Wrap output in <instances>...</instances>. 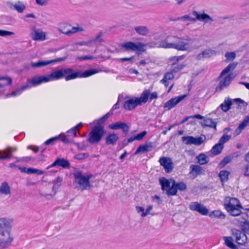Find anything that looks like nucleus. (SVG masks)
Segmentation results:
<instances>
[{"label":"nucleus","instance_id":"obj_1","mask_svg":"<svg viewBox=\"0 0 249 249\" xmlns=\"http://www.w3.org/2000/svg\"><path fill=\"white\" fill-rule=\"evenodd\" d=\"M73 71V70L71 68L62 69L55 71L50 75H48V81L61 79L66 74H68L65 77V79L66 81L74 79L78 77H88L98 73L99 71L96 69H89L84 72L78 71L75 72H72Z\"/></svg>","mask_w":249,"mask_h":249},{"label":"nucleus","instance_id":"obj_2","mask_svg":"<svg viewBox=\"0 0 249 249\" xmlns=\"http://www.w3.org/2000/svg\"><path fill=\"white\" fill-rule=\"evenodd\" d=\"M13 219L0 217V249H6L13 242Z\"/></svg>","mask_w":249,"mask_h":249},{"label":"nucleus","instance_id":"obj_3","mask_svg":"<svg viewBox=\"0 0 249 249\" xmlns=\"http://www.w3.org/2000/svg\"><path fill=\"white\" fill-rule=\"evenodd\" d=\"M180 38L175 36H168L159 44V47L165 49H174L178 51H187L190 49L189 45L193 39L187 36L181 38L182 40L175 41Z\"/></svg>","mask_w":249,"mask_h":249},{"label":"nucleus","instance_id":"obj_4","mask_svg":"<svg viewBox=\"0 0 249 249\" xmlns=\"http://www.w3.org/2000/svg\"><path fill=\"white\" fill-rule=\"evenodd\" d=\"M159 182L161 186V190L166 191V194L168 196L176 195L178 190L185 191L187 188L185 183L183 182H177L173 178L168 179L162 177L160 178Z\"/></svg>","mask_w":249,"mask_h":249},{"label":"nucleus","instance_id":"obj_5","mask_svg":"<svg viewBox=\"0 0 249 249\" xmlns=\"http://www.w3.org/2000/svg\"><path fill=\"white\" fill-rule=\"evenodd\" d=\"M236 63H230L221 71L217 78L219 82L215 88V91H221L227 89L230 86L231 81L235 77L233 73H230L224 77H223V76L225 74L228 73L230 71L233 70L236 68Z\"/></svg>","mask_w":249,"mask_h":249},{"label":"nucleus","instance_id":"obj_6","mask_svg":"<svg viewBox=\"0 0 249 249\" xmlns=\"http://www.w3.org/2000/svg\"><path fill=\"white\" fill-rule=\"evenodd\" d=\"M74 182L76 183V188H79L81 191L89 189L91 187L89 179L92 175L85 176L80 171H76L73 173Z\"/></svg>","mask_w":249,"mask_h":249},{"label":"nucleus","instance_id":"obj_7","mask_svg":"<svg viewBox=\"0 0 249 249\" xmlns=\"http://www.w3.org/2000/svg\"><path fill=\"white\" fill-rule=\"evenodd\" d=\"M106 132L103 126L96 125L89 133L87 141L91 144L97 143L101 140Z\"/></svg>","mask_w":249,"mask_h":249},{"label":"nucleus","instance_id":"obj_8","mask_svg":"<svg viewBox=\"0 0 249 249\" xmlns=\"http://www.w3.org/2000/svg\"><path fill=\"white\" fill-rule=\"evenodd\" d=\"M192 14L193 16H195L196 18H191L188 15H186L184 16L177 18L175 19H173V21L176 20H181L182 21H186V20H190L191 21H196V20L201 21H204L205 23H207L209 21L212 22L213 21L212 18L208 15L203 13L200 14L196 11H193L192 12Z\"/></svg>","mask_w":249,"mask_h":249},{"label":"nucleus","instance_id":"obj_9","mask_svg":"<svg viewBox=\"0 0 249 249\" xmlns=\"http://www.w3.org/2000/svg\"><path fill=\"white\" fill-rule=\"evenodd\" d=\"M145 46L142 42H126L122 44L121 47L124 49V51L136 52L139 54L145 51Z\"/></svg>","mask_w":249,"mask_h":249},{"label":"nucleus","instance_id":"obj_10","mask_svg":"<svg viewBox=\"0 0 249 249\" xmlns=\"http://www.w3.org/2000/svg\"><path fill=\"white\" fill-rule=\"evenodd\" d=\"M232 234L239 245H245L247 243L248 238L244 230L234 229L232 230Z\"/></svg>","mask_w":249,"mask_h":249},{"label":"nucleus","instance_id":"obj_11","mask_svg":"<svg viewBox=\"0 0 249 249\" xmlns=\"http://www.w3.org/2000/svg\"><path fill=\"white\" fill-rule=\"evenodd\" d=\"M47 82L46 75H36L30 79H28L26 84V87L30 88Z\"/></svg>","mask_w":249,"mask_h":249},{"label":"nucleus","instance_id":"obj_12","mask_svg":"<svg viewBox=\"0 0 249 249\" xmlns=\"http://www.w3.org/2000/svg\"><path fill=\"white\" fill-rule=\"evenodd\" d=\"M102 36V32H100L94 38L90 39L87 41H81L76 43V45L79 46H92L93 45L95 46H99L100 43L104 42V40L101 37Z\"/></svg>","mask_w":249,"mask_h":249},{"label":"nucleus","instance_id":"obj_13","mask_svg":"<svg viewBox=\"0 0 249 249\" xmlns=\"http://www.w3.org/2000/svg\"><path fill=\"white\" fill-rule=\"evenodd\" d=\"M82 123H80L69 130L67 132V134L62 137L61 141L65 143L71 142H72V138L76 136V131L78 130V127L82 126Z\"/></svg>","mask_w":249,"mask_h":249},{"label":"nucleus","instance_id":"obj_14","mask_svg":"<svg viewBox=\"0 0 249 249\" xmlns=\"http://www.w3.org/2000/svg\"><path fill=\"white\" fill-rule=\"evenodd\" d=\"M189 207L191 210L197 212L202 215H206L208 213L207 208L198 202H191Z\"/></svg>","mask_w":249,"mask_h":249},{"label":"nucleus","instance_id":"obj_15","mask_svg":"<svg viewBox=\"0 0 249 249\" xmlns=\"http://www.w3.org/2000/svg\"><path fill=\"white\" fill-rule=\"evenodd\" d=\"M236 207L243 209L237 198L230 197H226L224 201V208L226 210Z\"/></svg>","mask_w":249,"mask_h":249},{"label":"nucleus","instance_id":"obj_16","mask_svg":"<svg viewBox=\"0 0 249 249\" xmlns=\"http://www.w3.org/2000/svg\"><path fill=\"white\" fill-rule=\"evenodd\" d=\"M182 142L187 145L194 144L196 145H200L204 142L201 137L195 138L193 136H183L182 137Z\"/></svg>","mask_w":249,"mask_h":249},{"label":"nucleus","instance_id":"obj_17","mask_svg":"<svg viewBox=\"0 0 249 249\" xmlns=\"http://www.w3.org/2000/svg\"><path fill=\"white\" fill-rule=\"evenodd\" d=\"M159 161L160 164L164 167L166 173H170L172 171L173 165L170 158L162 157L160 159Z\"/></svg>","mask_w":249,"mask_h":249},{"label":"nucleus","instance_id":"obj_18","mask_svg":"<svg viewBox=\"0 0 249 249\" xmlns=\"http://www.w3.org/2000/svg\"><path fill=\"white\" fill-rule=\"evenodd\" d=\"M186 96L187 94H184L171 98L164 104L163 107L164 108H167L168 110H170L175 107L176 105L184 99Z\"/></svg>","mask_w":249,"mask_h":249},{"label":"nucleus","instance_id":"obj_19","mask_svg":"<svg viewBox=\"0 0 249 249\" xmlns=\"http://www.w3.org/2000/svg\"><path fill=\"white\" fill-rule=\"evenodd\" d=\"M56 166L62 167L63 168H69L70 163L68 160L64 158H57L51 165L48 166V170Z\"/></svg>","mask_w":249,"mask_h":249},{"label":"nucleus","instance_id":"obj_20","mask_svg":"<svg viewBox=\"0 0 249 249\" xmlns=\"http://www.w3.org/2000/svg\"><path fill=\"white\" fill-rule=\"evenodd\" d=\"M108 127L110 129L112 130L121 129L123 132L125 134H126L129 130V126H128L126 124L120 121L110 124Z\"/></svg>","mask_w":249,"mask_h":249},{"label":"nucleus","instance_id":"obj_21","mask_svg":"<svg viewBox=\"0 0 249 249\" xmlns=\"http://www.w3.org/2000/svg\"><path fill=\"white\" fill-rule=\"evenodd\" d=\"M190 174L196 177L200 175L205 174L203 168L198 165L191 164L190 166Z\"/></svg>","mask_w":249,"mask_h":249},{"label":"nucleus","instance_id":"obj_22","mask_svg":"<svg viewBox=\"0 0 249 249\" xmlns=\"http://www.w3.org/2000/svg\"><path fill=\"white\" fill-rule=\"evenodd\" d=\"M31 36L34 40H43L45 39L46 34L40 29H34L31 33Z\"/></svg>","mask_w":249,"mask_h":249},{"label":"nucleus","instance_id":"obj_23","mask_svg":"<svg viewBox=\"0 0 249 249\" xmlns=\"http://www.w3.org/2000/svg\"><path fill=\"white\" fill-rule=\"evenodd\" d=\"M216 53V52L214 50L212 49H206L203 51L201 53L198 54L196 56V59L197 60H200L204 58L210 57L213 55H215Z\"/></svg>","mask_w":249,"mask_h":249},{"label":"nucleus","instance_id":"obj_24","mask_svg":"<svg viewBox=\"0 0 249 249\" xmlns=\"http://www.w3.org/2000/svg\"><path fill=\"white\" fill-rule=\"evenodd\" d=\"M138 105H140L136 98L135 99H129L126 100L124 103L123 107L125 109L131 110L134 109Z\"/></svg>","mask_w":249,"mask_h":249},{"label":"nucleus","instance_id":"obj_25","mask_svg":"<svg viewBox=\"0 0 249 249\" xmlns=\"http://www.w3.org/2000/svg\"><path fill=\"white\" fill-rule=\"evenodd\" d=\"M153 147V143L152 142L146 143L145 144L140 145L137 148L136 151L135 152V154L137 155L141 152L145 153L150 151L152 150Z\"/></svg>","mask_w":249,"mask_h":249},{"label":"nucleus","instance_id":"obj_26","mask_svg":"<svg viewBox=\"0 0 249 249\" xmlns=\"http://www.w3.org/2000/svg\"><path fill=\"white\" fill-rule=\"evenodd\" d=\"M232 105V101L229 98H227L225 99L224 102L222 103L218 108L216 109L215 111L213 112L214 113H216L218 110L219 108H221L224 112L228 111L231 107V106Z\"/></svg>","mask_w":249,"mask_h":249},{"label":"nucleus","instance_id":"obj_27","mask_svg":"<svg viewBox=\"0 0 249 249\" xmlns=\"http://www.w3.org/2000/svg\"><path fill=\"white\" fill-rule=\"evenodd\" d=\"M7 5L12 10H16L19 13H21L25 9V6L20 1H18L15 3L8 2H7Z\"/></svg>","mask_w":249,"mask_h":249},{"label":"nucleus","instance_id":"obj_28","mask_svg":"<svg viewBox=\"0 0 249 249\" xmlns=\"http://www.w3.org/2000/svg\"><path fill=\"white\" fill-rule=\"evenodd\" d=\"M150 90L145 89L141 94V95L139 98H136L140 105L142 104H145L147 102L150 96Z\"/></svg>","mask_w":249,"mask_h":249},{"label":"nucleus","instance_id":"obj_29","mask_svg":"<svg viewBox=\"0 0 249 249\" xmlns=\"http://www.w3.org/2000/svg\"><path fill=\"white\" fill-rule=\"evenodd\" d=\"M201 124L203 127H208L216 129L217 123L213 121L211 118H204L201 122Z\"/></svg>","mask_w":249,"mask_h":249},{"label":"nucleus","instance_id":"obj_30","mask_svg":"<svg viewBox=\"0 0 249 249\" xmlns=\"http://www.w3.org/2000/svg\"><path fill=\"white\" fill-rule=\"evenodd\" d=\"M134 29L135 32L140 36H146L149 33V30L146 26H137Z\"/></svg>","mask_w":249,"mask_h":249},{"label":"nucleus","instance_id":"obj_31","mask_svg":"<svg viewBox=\"0 0 249 249\" xmlns=\"http://www.w3.org/2000/svg\"><path fill=\"white\" fill-rule=\"evenodd\" d=\"M225 244L231 249H238L237 245L233 243V239L231 236H225L223 237Z\"/></svg>","mask_w":249,"mask_h":249},{"label":"nucleus","instance_id":"obj_32","mask_svg":"<svg viewBox=\"0 0 249 249\" xmlns=\"http://www.w3.org/2000/svg\"><path fill=\"white\" fill-rule=\"evenodd\" d=\"M119 140V137L116 134H109L106 138V142L107 145H114Z\"/></svg>","mask_w":249,"mask_h":249},{"label":"nucleus","instance_id":"obj_33","mask_svg":"<svg viewBox=\"0 0 249 249\" xmlns=\"http://www.w3.org/2000/svg\"><path fill=\"white\" fill-rule=\"evenodd\" d=\"M146 134L147 132L146 131H143L133 137H130L128 138L125 144H127V143L132 142L135 140L139 141H142L144 137L146 135Z\"/></svg>","mask_w":249,"mask_h":249},{"label":"nucleus","instance_id":"obj_34","mask_svg":"<svg viewBox=\"0 0 249 249\" xmlns=\"http://www.w3.org/2000/svg\"><path fill=\"white\" fill-rule=\"evenodd\" d=\"M10 187L8 183L6 182H2L0 186V193L2 195H7L10 194Z\"/></svg>","mask_w":249,"mask_h":249},{"label":"nucleus","instance_id":"obj_35","mask_svg":"<svg viewBox=\"0 0 249 249\" xmlns=\"http://www.w3.org/2000/svg\"><path fill=\"white\" fill-rule=\"evenodd\" d=\"M223 148V145H222L218 142L212 147L210 152L213 156L217 155L221 152Z\"/></svg>","mask_w":249,"mask_h":249},{"label":"nucleus","instance_id":"obj_36","mask_svg":"<svg viewBox=\"0 0 249 249\" xmlns=\"http://www.w3.org/2000/svg\"><path fill=\"white\" fill-rule=\"evenodd\" d=\"M12 83V79L8 76L0 77V88L10 85Z\"/></svg>","mask_w":249,"mask_h":249},{"label":"nucleus","instance_id":"obj_37","mask_svg":"<svg viewBox=\"0 0 249 249\" xmlns=\"http://www.w3.org/2000/svg\"><path fill=\"white\" fill-rule=\"evenodd\" d=\"M196 158L197 160V162L200 165H204L209 162V158L203 153L199 154Z\"/></svg>","mask_w":249,"mask_h":249},{"label":"nucleus","instance_id":"obj_38","mask_svg":"<svg viewBox=\"0 0 249 249\" xmlns=\"http://www.w3.org/2000/svg\"><path fill=\"white\" fill-rule=\"evenodd\" d=\"M241 209H242L236 207L227 209L226 211L230 213V215L233 216H237L239 215L241 213Z\"/></svg>","mask_w":249,"mask_h":249},{"label":"nucleus","instance_id":"obj_39","mask_svg":"<svg viewBox=\"0 0 249 249\" xmlns=\"http://www.w3.org/2000/svg\"><path fill=\"white\" fill-rule=\"evenodd\" d=\"M249 123V116H247L245 117L243 121L239 125L238 127L236 129V131H239L240 132L245 127L247 126Z\"/></svg>","mask_w":249,"mask_h":249},{"label":"nucleus","instance_id":"obj_40","mask_svg":"<svg viewBox=\"0 0 249 249\" xmlns=\"http://www.w3.org/2000/svg\"><path fill=\"white\" fill-rule=\"evenodd\" d=\"M230 174V173L227 170L221 171L219 174V177L220 178L221 181L224 182L227 181L228 180Z\"/></svg>","mask_w":249,"mask_h":249},{"label":"nucleus","instance_id":"obj_41","mask_svg":"<svg viewBox=\"0 0 249 249\" xmlns=\"http://www.w3.org/2000/svg\"><path fill=\"white\" fill-rule=\"evenodd\" d=\"M27 89H28V88L26 87V85H25L23 86H22L20 89H18L16 90L13 91L11 94H7L6 97H10L11 96H16L18 95H19L22 93V92L24 90Z\"/></svg>","mask_w":249,"mask_h":249},{"label":"nucleus","instance_id":"obj_42","mask_svg":"<svg viewBox=\"0 0 249 249\" xmlns=\"http://www.w3.org/2000/svg\"><path fill=\"white\" fill-rule=\"evenodd\" d=\"M29 65L33 68H41L47 65V61H39L37 62H31Z\"/></svg>","mask_w":249,"mask_h":249},{"label":"nucleus","instance_id":"obj_43","mask_svg":"<svg viewBox=\"0 0 249 249\" xmlns=\"http://www.w3.org/2000/svg\"><path fill=\"white\" fill-rule=\"evenodd\" d=\"M213 215L215 217H217L220 219H224L226 217L225 214L219 210H214L212 213L210 214V216Z\"/></svg>","mask_w":249,"mask_h":249},{"label":"nucleus","instance_id":"obj_44","mask_svg":"<svg viewBox=\"0 0 249 249\" xmlns=\"http://www.w3.org/2000/svg\"><path fill=\"white\" fill-rule=\"evenodd\" d=\"M184 67L182 64H178L176 62H173L172 64V71L174 73L178 72Z\"/></svg>","mask_w":249,"mask_h":249},{"label":"nucleus","instance_id":"obj_45","mask_svg":"<svg viewBox=\"0 0 249 249\" xmlns=\"http://www.w3.org/2000/svg\"><path fill=\"white\" fill-rule=\"evenodd\" d=\"M58 30H59V32H61V33H63V34L67 35H69L71 34L75 33L78 32L79 29H78V27H73L71 28V29L68 30L67 31H63L61 29V28H59Z\"/></svg>","mask_w":249,"mask_h":249},{"label":"nucleus","instance_id":"obj_46","mask_svg":"<svg viewBox=\"0 0 249 249\" xmlns=\"http://www.w3.org/2000/svg\"><path fill=\"white\" fill-rule=\"evenodd\" d=\"M231 161V158L229 157H225L219 163V166L221 167H224Z\"/></svg>","mask_w":249,"mask_h":249},{"label":"nucleus","instance_id":"obj_47","mask_svg":"<svg viewBox=\"0 0 249 249\" xmlns=\"http://www.w3.org/2000/svg\"><path fill=\"white\" fill-rule=\"evenodd\" d=\"M88 153H79L74 156V158L78 160H82L89 157Z\"/></svg>","mask_w":249,"mask_h":249},{"label":"nucleus","instance_id":"obj_48","mask_svg":"<svg viewBox=\"0 0 249 249\" xmlns=\"http://www.w3.org/2000/svg\"><path fill=\"white\" fill-rule=\"evenodd\" d=\"M230 138V136L227 134H224L220 138L218 142L223 145V144L226 142H228Z\"/></svg>","mask_w":249,"mask_h":249},{"label":"nucleus","instance_id":"obj_49","mask_svg":"<svg viewBox=\"0 0 249 249\" xmlns=\"http://www.w3.org/2000/svg\"><path fill=\"white\" fill-rule=\"evenodd\" d=\"M59 140L61 141L60 135H58L53 138H50L48 140V145L53 144L54 142Z\"/></svg>","mask_w":249,"mask_h":249},{"label":"nucleus","instance_id":"obj_50","mask_svg":"<svg viewBox=\"0 0 249 249\" xmlns=\"http://www.w3.org/2000/svg\"><path fill=\"white\" fill-rule=\"evenodd\" d=\"M109 117V113H107L106 115L103 116L101 118L97 120V125H101V124L104 123L108 119Z\"/></svg>","mask_w":249,"mask_h":249},{"label":"nucleus","instance_id":"obj_51","mask_svg":"<svg viewBox=\"0 0 249 249\" xmlns=\"http://www.w3.org/2000/svg\"><path fill=\"white\" fill-rule=\"evenodd\" d=\"M174 72L171 71L166 72L164 74V77L163 79H164L167 80H172L174 78V75L173 74Z\"/></svg>","mask_w":249,"mask_h":249},{"label":"nucleus","instance_id":"obj_52","mask_svg":"<svg viewBox=\"0 0 249 249\" xmlns=\"http://www.w3.org/2000/svg\"><path fill=\"white\" fill-rule=\"evenodd\" d=\"M236 54L234 52H228L225 53V57L228 60H231L235 58Z\"/></svg>","mask_w":249,"mask_h":249},{"label":"nucleus","instance_id":"obj_53","mask_svg":"<svg viewBox=\"0 0 249 249\" xmlns=\"http://www.w3.org/2000/svg\"><path fill=\"white\" fill-rule=\"evenodd\" d=\"M19 169L21 170L22 172H24L25 173H26L28 174H35L36 169L32 168H29L26 169V168H19Z\"/></svg>","mask_w":249,"mask_h":249},{"label":"nucleus","instance_id":"obj_54","mask_svg":"<svg viewBox=\"0 0 249 249\" xmlns=\"http://www.w3.org/2000/svg\"><path fill=\"white\" fill-rule=\"evenodd\" d=\"M11 147H8L6 149L7 151L5 150H0V156H6V155H10V157H11Z\"/></svg>","mask_w":249,"mask_h":249},{"label":"nucleus","instance_id":"obj_55","mask_svg":"<svg viewBox=\"0 0 249 249\" xmlns=\"http://www.w3.org/2000/svg\"><path fill=\"white\" fill-rule=\"evenodd\" d=\"M94 59V57L93 56H79L76 58L77 60L79 61H84L87 60H93Z\"/></svg>","mask_w":249,"mask_h":249},{"label":"nucleus","instance_id":"obj_56","mask_svg":"<svg viewBox=\"0 0 249 249\" xmlns=\"http://www.w3.org/2000/svg\"><path fill=\"white\" fill-rule=\"evenodd\" d=\"M62 181V178H61L57 177V178L53 181L54 185L53 186V188H58L60 186Z\"/></svg>","mask_w":249,"mask_h":249},{"label":"nucleus","instance_id":"obj_57","mask_svg":"<svg viewBox=\"0 0 249 249\" xmlns=\"http://www.w3.org/2000/svg\"><path fill=\"white\" fill-rule=\"evenodd\" d=\"M14 33L12 32L7 31L5 30H0V36H11L14 35Z\"/></svg>","mask_w":249,"mask_h":249},{"label":"nucleus","instance_id":"obj_58","mask_svg":"<svg viewBox=\"0 0 249 249\" xmlns=\"http://www.w3.org/2000/svg\"><path fill=\"white\" fill-rule=\"evenodd\" d=\"M184 55L178 56H173L170 58V60L174 61V62H176V64L180 60H182L184 58Z\"/></svg>","mask_w":249,"mask_h":249},{"label":"nucleus","instance_id":"obj_59","mask_svg":"<svg viewBox=\"0 0 249 249\" xmlns=\"http://www.w3.org/2000/svg\"><path fill=\"white\" fill-rule=\"evenodd\" d=\"M152 208H153L152 205L148 206L147 207V208H146L145 212H143L141 214V216H142V217L146 216L147 215H148L150 211L152 209Z\"/></svg>","mask_w":249,"mask_h":249},{"label":"nucleus","instance_id":"obj_60","mask_svg":"<svg viewBox=\"0 0 249 249\" xmlns=\"http://www.w3.org/2000/svg\"><path fill=\"white\" fill-rule=\"evenodd\" d=\"M65 60V57L59 58L55 59H53L51 60L48 61V65L50 64H52L53 63L57 62H61L64 61Z\"/></svg>","mask_w":249,"mask_h":249},{"label":"nucleus","instance_id":"obj_61","mask_svg":"<svg viewBox=\"0 0 249 249\" xmlns=\"http://www.w3.org/2000/svg\"><path fill=\"white\" fill-rule=\"evenodd\" d=\"M149 100L151 101L154 99H156L158 98V94L156 92H152L151 94H150L149 96Z\"/></svg>","mask_w":249,"mask_h":249},{"label":"nucleus","instance_id":"obj_62","mask_svg":"<svg viewBox=\"0 0 249 249\" xmlns=\"http://www.w3.org/2000/svg\"><path fill=\"white\" fill-rule=\"evenodd\" d=\"M121 101V96L119 95L118 99V102L112 107V110L116 109L119 108V102Z\"/></svg>","mask_w":249,"mask_h":249},{"label":"nucleus","instance_id":"obj_63","mask_svg":"<svg viewBox=\"0 0 249 249\" xmlns=\"http://www.w3.org/2000/svg\"><path fill=\"white\" fill-rule=\"evenodd\" d=\"M190 117H191V118H196L197 119H200L203 120L205 118L204 117L200 114H196L195 115L190 116Z\"/></svg>","mask_w":249,"mask_h":249},{"label":"nucleus","instance_id":"obj_64","mask_svg":"<svg viewBox=\"0 0 249 249\" xmlns=\"http://www.w3.org/2000/svg\"><path fill=\"white\" fill-rule=\"evenodd\" d=\"M244 175L246 177H248L249 176V165H247L246 166L245 168Z\"/></svg>","mask_w":249,"mask_h":249}]
</instances>
